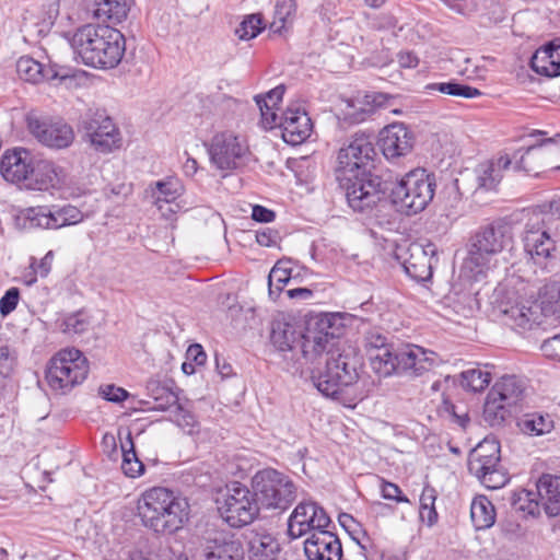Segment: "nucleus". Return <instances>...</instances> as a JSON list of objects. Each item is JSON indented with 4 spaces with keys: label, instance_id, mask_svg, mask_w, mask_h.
Masks as SVG:
<instances>
[{
    "label": "nucleus",
    "instance_id": "22",
    "mask_svg": "<svg viewBox=\"0 0 560 560\" xmlns=\"http://www.w3.org/2000/svg\"><path fill=\"white\" fill-rule=\"evenodd\" d=\"M307 560H341L342 547L339 538L328 528L315 530L304 541Z\"/></svg>",
    "mask_w": 560,
    "mask_h": 560
},
{
    "label": "nucleus",
    "instance_id": "63",
    "mask_svg": "<svg viewBox=\"0 0 560 560\" xmlns=\"http://www.w3.org/2000/svg\"><path fill=\"white\" fill-rule=\"evenodd\" d=\"M275 212L270 209H267L262 206L256 205L252 210V218L257 222H272L275 220Z\"/></svg>",
    "mask_w": 560,
    "mask_h": 560
},
{
    "label": "nucleus",
    "instance_id": "56",
    "mask_svg": "<svg viewBox=\"0 0 560 560\" xmlns=\"http://www.w3.org/2000/svg\"><path fill=\"white\" fill-rule=\"evenodd\" d=\"M102 397L112 402H121L128 397V392L122 387L108 384L100 387Z\"/></svg>",
    "mask_w": 560,
    "mask_h": 560
},
{
    "label": "nucleus",
    "instance_id": "45",
    "mask_svg": "<svg viewBox=\"0 0 560 560\" xmlns=\"http://www.w3.org/2000/svg\"><path fill=\"white\" fill-rule=\"evenodd\" d=\"M491 382V375L481 369H468L460 373V386L467 390L481 392Z\"/></svg>",
    "mask_w": 560,
    "mask_h": 560
},
{
    "label": "nucleus",
    "instance_id": "38",
    "mask_svg": "<svg viewBox=\"0 0 560 560\" xmlns=\"http://www.w3.org/2000/svg\"><path fill=\"white\" fill-rule=\"evenodd\" d=\"M538 305L535 303H516L503 310L506 319L511 325L527 329L536 323L538 317Z\"/></svg>",
    "mask_w": 560,
    "mask_h": 560
},
{
    "label": "nucleus",
    "instance_id": "18",
    "mask_svg": "<svg viewBox=\"0 0 560 560\" xmlns=\"http://www.w3.org/2000/svg\"><path fill=\"white\" fill-rule=\"evenodd\" d=\"M27 128L31 135L43 145L62 150L69 148L74 141V131L70 125L62 120L27 117Z\"/></svg>",
    "mask_w": 560,
    "mask_h": 560
},
{
    "label": "nucleus",
    "instance_id": "19",
    "mask_svg": "<svg viewBox=\"0 0 560 560\" xmlns=\"http://www.w3.org/2000/svg\"><path fill=\"white\" fill-rule=\"evenodd\" d=\"M32 226L58 230L79 224L84 220L83 212L75 206H51L30 208L26 213Z\"/></svg>",
    "mask_w": 560,
    "mask_h": 560
},
{
    "label": "nucleus",
    "instance_id": "8",
    "mask_svg": "<svg viewBox=\"0 0 560 560\" xmlns=\"http://www.w3.org/2000/svg\"><path fill=\"white\" fill-rule=\"evenodd\" d=\"M253 489L261 508L285 511L298 497L293 480L276 469H264L253 478Z\"/></svg>",
    "mask_w": 560,
    "mask_h": 560
},
{
    "label": "nucleus",
    "instance_id": "42",
    "mask_svg": "<svg viewBox=\"0 0 560 560\" xmlns=\"http://www.w3.org/2000/svg\"><path fill=\"white\" fill-rule=\"evenodd\" d=\"M295 11V0H277L273 21L270 24V30L273 33L281 34L282 31L285 30L287 24L293 21Z\"/></svg>",
    "mask_w": 560,
    "mask_h": 560
},
{
    "label": "nucleus",
    "instance_id": "2",
    "mask_svg": "<svg viewBox=\"0 0 560 560\" xmlns=\"http://www.w3.org/2000/svg\"><path fill=\"white\" fill-rule=\"evenodd\" d=\"M71 45L86 66L101 69L118 66L126 50L124 35L109 25L88 24L80 27Z\"/></svg>",
    "mask_w": 560,
    "mask_h": 560
},
{
    "label": "nucleus",
    "instance_id": "12",
    "mask_svg": "<svg viewBox=\"0 0 560 560\" xmlns=\"http://www.w3.org/2000/svg\"><path fill=\"white\" fill-rule=\"evenodd\" d=\"M500 443L486 438L469 454L468 470L486 488L494 490L503 487L509 477L500 464Z\"/></svg>",
    "mask_w": 560,
    "mask_h": 560
},
{
    "label": "nucleus",
    "instance_id": "9",
    "mask_svg": "<svg viewBox=\"0 0 560 560\" xmlns=\"http://www.w3.org/2000/svg\"><path fill=\"white\" fill-rule=\"evenodd\" d=\"M338 319L336 314H323L308 323L299 341L302 355L307 362L314 363L324 353L328 358L334 353L341 335Z\"/></svg>",
    "mask_w": 560,
    "mask_h": 560
},
{
    "label": "nucleus",
    "instance_id": "47",
    "mask_svg": "<svg viewBox=\"0 0 560 560\" xmlns=\"http://www.w3.org/2000/svg\"><path fill=\"white\" fill-rule=\"evenodd\" d=\"M431 90H436L443 94L452 96H460L465 98H474L481 95V92L470 85L460 84L457 82H442L433 83L428 86Z\"/></svg>",
    "mask_w": 560,
    "mask_h": 560
},
{
    "label": "nucleus",
    "instance_id": "39",
    "mask_svg": "<svg viewBox=\"0 0 560 560\" xmlns=\"http://www.w3.org/2000/svg\"><path fill=\"white\" fill-rule=\"evenodd\" d=\"M293 270V262L289 259H281L276 262L268 276L270 296L275 295V299L279 296L283 288L292 280Z\"/></svg>",
    "mask_w": 560,
    "mask_h": 560
},
{
    "label": "nucleus",
    "instance_id": "24",
    "mask_svg": "<svg viewBox=\"0 0 560 560\" xmlns=\"http://www.w3.org/2000/svg\"><path fill=\"white\" fill-rule=\"evenodd\" d=\"M380 145L386 159H396L411 151L413 137L404 124H392L382 130Z\"/></svg>",
    "mask_w": 560,
    "mask_h": 560
},
{
    "label": "nucleus",
    "instance_id": "54",
    "mask_svg": "<svg viewBox=\"0 0 560 560\" xmlns=\"http://www.w3.org/2000/svg\"><path fill=\"white\" fill-rule=\"evenodd\" d=\"M20 300V290L15 287L10 288L0 299V314L5 317L11 314Z\"/></svg>",
    "mask_w": 560,
    "mask_h": 560
},
{
    "label": "nucleus",
    "instance_id": "26",
    "mask_svg": "<svg viewBox=\"0 0 560 560\" xmlns=\"http://www.w3.org/2000/svg\"><path fill=\"white\" fill-rule=\"evenodd\" d=\"M536 497L539 502V510L549 517L560 514V477L542 475L536 485Z\"/></svg>",
    "mask_w": 560,
    "mask_h": 560
},
{
    "label": "nucleus",
    "instance_id": "37",
    "mask_svg": "<svg viewBox=\"0 0 560 560\" xmlns=\"http://www.w3.org/2000/svg\"><path fill=\"white\" fill-rule=\"evenodd\" d=\"M470 518L477 530L490 528L495 522V509L485 495H477L470 504Z\"/></svg>",
    "mask_w": 560,
    "mask_h": 560
},
{
    "label": "nucleus",
    "instance_id": "16",
    "mask_svg": "<svg viewBox=\"0 0 560 560\" xmlns=\"http://www.w3.org/2000/svg\"><path fill=\"white\" fill-rule=\"evenodd\" d=\"M82 127L96 151L108 153L119 147V130L104 110L89 113L82 120Z\"/></svg>",
    "mask_w": 560,
    "mask_h": 560
},
{
    "label": "nucleus",
    "instance_id": "3",
    "mask_svg": "<svg viewBox=\"0 0 560 560\" xmlns=\"http://www.w3.org/2000/svg\"><path fill=\"white\" fill-rule=\"evenodd\" d=\"M513 243L511 228L502 223H491L480 229L472 237L464 270L478 280L493 266L494 256L510 248Z\"/></svg>",
    "mask_w": 560,
    "mask_h": 560
},
{
    "label": "nucleus",
    "instance_id": "32",
    "mask_svg": "<svg viewBox=\"0 0 560 560\" xmlns=\"http://www.w3.org/2000/svg\"><path fill=\"white\" fill-rule=\"evenodd\" d=\"M512 161L508 155H502L495 161L480 165L478 171V186L486 190H493L502 179L503 171L508 170Z\"/></svg>",
    "mask_w": 560,
    "mask_h": 560
},
{
    "label": "nucleus",
    "instance_id": "30",
    "mask_svg": "<svg viewBox=\"0 0 560 560\" xmlns=\"http://www.w3.org/2000/svg\"><path fill=\"white\" fill-rule=\"evenodd\" d=\"M173 406L175 407L173 411L175 423L187 434L196 433L198 431L196 417L189 410L177 404V397L174 393L165 392V404L159 402V398H156V405L153 408L156 410H166Z\"/></svg>",
    "mask_w": 560,
    "mask_h": 560
},
{
    "label": "nucleus",
    "instance_id": "13",
    "mask_svg": "<svg viewBox=\"0 0 560 560\" xmlns=\"http://www.w3.org/2000/svg\"><path fill=\"white\" fill-rule=\"evenodd\" d=\"M336 179L346 191L349 206L355 211L371 208L381 200V182L366 170L363 172H350L349 175H345V178H341V174L337 173Z\"/></svg>",
    "mask_w": 560,
    "mask_h": 560
},
{
    "label": "nucleus",
    "instance_id": "49",
    "mask_svg": "<svg viewBox=\"0 0 560 560\" xmlns=\"http://www.w3.org/2000/svg\"><path fill=\"white\" fill-rule=\"evenodd\" d=\"M530 67L536 73L540 75L548 78L559 77V68L555 67L553 61L551 60L550 55H548V50H546L545 46L536 50L532 57Z\"/></svg>",
    "mask_w": 560,
    "mask_h": 560
},
{
    "label": "nucleus",
    "instance_id": "6",
    "mask_svg": "<svg viewBox=\"0 0 560 560\" xmlns=\"http://www.w3.org/2000/svg\"><path fill=\"white\" fill-rule=\"evenodd\" d=\"M435 187L434 174L424 168H415L393 188V202L408 215L416 214L424 210L432 201Z\"/></svg>",
    "mask_w": 560,
    "mask_h": 560
},
{
    "label": "nucleus",
    "instance_id": "27",
    "mask_svg": "<svg viewBox=\"0 0 560 560\" xmlns=\"http://www.w3.org/2000/svg\"><path fill=\"white\" fill-rule=\"evenodd\" d=\"M407 255L402 259L406 273L417 281L429 280L432 276V266L428 250L420 244H410Z\"/></svg>",
    "mask_w": 560,
    "mask_h": 560
},
{
    "label": "nucleus",
    "instance_id": "5",
    "mask_svg": "<svg viewBox=\"0 0 560 560\" xmlns=\"http://www.w3.org/2000/svg\"><path fill=\"white\" fill-rule=\"evenodd\" d=\"M359 358L354 350L336 349L327 359L325 369L313 373L314 386L326 397H334L359 378Z\"/></svg>",
    "mask_w": 560,
    "mask_h": 560
},
{
    "label": "nucleus",
    "instance_id": "44",
    "mask_svg": "<svg viewBox=\"0 0 560 560\" xmlns=\"http://www.w3.org/2000/svg\"><path fill=\"white\" fill-rule=\"evenodd\" d=\"M509 408L508 404L499 400L497 396H492V393L489 392L483 407L485 420L490 425H499L504 421Z\"/></svg>",
    "mask_w": 560,
    "mask_h": 560
},
{
    "label": "nucleus",
    "instance_id": "61",
    "mask_svg": "<svg viewBox=\"0 0 560 560\" xmlns=\"http://www.w3.org/2000/svg\"><path fill=\"white\" fill-rule=\"evenodd\" d=\"M445 411L453 422L457 423L460 428H466L469 422V417L466 411H458L455 405L447 401H445Z\"/></svg>",
    "mask_w": 560,
    "mask_h": 560
},
{
    "label": "nucleus",
    "instance_id": "64",
    "mask_svg": "<svg viewBox=\"0 0 560 560\" xmlns=\"http://www.w3.org/2000/svg\"><path fill=\"white\" fill-rule=\"evenodd\" d=\"M486 7L491 10L488 13V20L491 23H499L504 19V10L502 5L495 0H486Z\"/></svg>",
    "mask_w": 560,
    "mask_h": 560
},
{
    "label": "nucleus",
    "instance_id": "15",
    "mask_svg": "<svg viewBox=\"0 0 560 560\" xmlns=\"http://www.w3.org/2000/svg\"><path fill=\"white\" fill-rule=\"evenodd\" d=\"M210 163L213 167L224 173L237 168L248 148L233 131L217 132L207 144Z\"/></svg>",
    "mask_w": 560,
    "mask_h": 560
},
{
    "label": "nucleus",
    "instance_id": "58",
    "mask_svg": "<svg viewBox=\"0 0 560 560\" xmlns=\"http://www.w3.org/2000/svg\"><path fill=\"white\" fill-rule=\"evenodd\" d=\"M15 359L8 346L0 347V375L7 377L13 371Z\"/></svg>",
    "mask_w": 560,
    "mask_h": 560
},
{
    "label": "nucleus",
    "instance_id": "57",
    "mask_svg": "<svg viewBox=\"0 0 560 560\" xmlns=\"http://www.w3.org/2000/svg\"><path fill=\"white\" fill-rule=\"evenodd\" d=\"M368 114V109L357 108L352 103H347L346 109L342 110V118L350 124H359L366 119Z\"/></svg>",
    "mask_w": 560,
    "mask_h": 560
},
{
    "label": "nucleus",
    "instance_id": "7",
    "mask_svg": "<svg viewBox=\"0 0 560 560\" xmlns=\"http://www.w3.org/2000/svg\"><path fill=\"white\" fill-rule=\"evenodd\" d=\"M89 373V362L75 348L59 350L48 362L46 381L49 387L60 394L70 392L83 383Z\"/></svg>",
    "mask_w": 560,
    "mask_h": 560
},
{
    "label": "nucleus",
    "instance_id": "53",
    "mask_svg": "<svg viewBox=\"0 0 560 560\" xmlns=\"http://www.w3.org/2000/svg\"><path fill=\"white\" fill-rule=\"evenodd\" d=\"M255 102L260 110L261 124L266 129H272L279 127L280 117L277 115L275 107L270 106L266 97L262 95H256Z\"/></svg>",
    "mask_w": 560,
    "mask_h": 560
},
{
    "label": "nucleus",
    "instance_id": "51",
    "mask_svg": "<svg viewBox=\"0 0 560 560\" xmlns=\"http://www.w3.org/2000/svg\"><path fill=\"white\" fill-rule=\"evenodd\" d=\"M436 493L432 487H424L420 495V517L428 521L429 525H432L438 520V513L435 511Z\"/></svg>",
    "mask_w": 560,
    "mask_h": 560
},
{
    "label": "nucleus",
    "instance_id": "1",
    "mask_svg": "<svg viewBox=\"0 0 560 560\" xmlns=\"http://www.w3.org/2000/svg\"><path fill=\"white\" fill-rule=\"evenodd\" d=\"M137 510L142 525L162 535L182 529L190 511L186 498L164 487L145 490L138 500Z\"/></svg>",
    "mask_w": 560,
    "mask_h": 560
},
{
    "label": "nucleus",
    "instance_id": "48",
    "mask_svg": "<svg viewBox=\"0 0 560 560\" xmlns=\"http://www.w3.org/2000/svg\"><path fill=\"white\" fill-rule=\"evenodd\" d=\"M56 326L63 334L80 335L86 331L89 322L82 313H73L58 318Z\"/></svg>",
    "mask_w": 560,
    "mask_h": 560
},
{
    "label": "nucleus",
    "instance_id": "21",
    "mask_svg": "<svg viewBox=\"0 0 560 560\" xmlns=\"http://www.w3.org/2000/svg\"><path fill=\"white\" fill-rule=\"evenodd\" d=\"M35 159L30 151L22 148L7 151L0 160V173L7 182L26 184L30 180Z\"/></svg>",
    "mask_w": 560,
    "mask_h": 560
},
{
    "label": "nucleus",
    "instance_id": "41",
    "mask_svg": "<svg viewBox=\"0 0 560 560\" xmlns=\"http://www.w3.org/2000/svg\"><path fill=\"white\" fill-rule=\"evenodd\" d=\"M522 432L529 435H544L553 429V421L549 415L538 412L524 416L518 422Z\"/></svg>",
    "mask_w": 560,
    "mask_h": 560
},
{
    "label": "nucleus",
    "instance_id": "11",
    "mask_svg": "<svg viewBox=\"0 0 560 560\" xmlns=\"http://www.w3.org/2000/svg\"><path fill=\"white\" fill-rule=\"evenodd\" d=\"M26 188L38 191L56 190L71 198L81 197L90 191V184L78 183L69 177L67 171L49 160H35Z\"/></svg>",
    "mask_w": 560,
    "mask_h": 560
},
{
    "label": "nucleus",
    "instance_id": "23",
    "mask_svg": "<svg viewBox=\"0 0 560 560\" xmlns=\"http://www.w3.org/2000/svg\"><path fill=\"white\" fill-rule=\"evenodd\" d=\"M438 354L422 347L408 345L398 350V374L420 376L438 364Z\"/></svg>",
    "mask_w": 560,
    "mask_h": 560
},
{
    "label": "nucleus",
    "instance_id": "17",
    "mask_svg": "<svg viewBox=\"0 0 560 560\" xmlns=\"http://www.w3.org/2000/svg\"><path fill=\"white\" fill-rule=\"evenodd\" d=\"M331 524L326 511L314 501H301L288 520V535L298 539L307 533L328 528Z\"/></svg>",
    "mask_w": 560,
    "mask_h": 560
},
{
    "label": "nucleus",
    "instance_id": "43",
    "mask_svg": "<svg viewBox=\"0 0 560 560\" xmlns=\"http://www.w3.org/2000/svg\"><path fill=\"white\" fill-rule=\"evenodd\" d=\"M541 311L560 320V281H551L544 285L541 292Z\"/></svg>",
    "mask_w": 560,
    "mask_h": 560
},
{
    "label": "nucleus",
    "instance_id": "4",
    "mask_svg": "<svg viewBox=\"0 0 560 560\" xmlns=\"http://www.w3.org/2000/svg\"><path fill=\"white\" fill-rule=\"evenodd\" d=\"M560 240V222L553 224L550 215L525 225L522 243L526 262L541 271H550L557 259V242Z\"/></svg>",
    "mask_w": 560,
    "mask_h": 560
},
{
    "label": "nucleus",
    "instance_id": "59",
    "mask_svg": "<svg viewBox=\"0 0 560 560\" xmlns=\"http://www.w3.org/2000/svg\"><path fill=\"white\" fill-rule=\"evenodd\" d=\"M381 491L384 499L395 500L396 502H408V499L401 495L400 488L395 483L382 480Z\"/></svg>",
    "mask_w": 560,
    "mask_h": 560
},
{
    "label": "nucleus",
    "instance_id": "36",
    "mask_svg": "<svg viewBox=\"0 0 560 560\" xmlns=\"http://www.w3.org/2000/svg\"><path fill=\"white\" fill-rule=\"evenodd\" d=\"M490 392L492 396H497L499 400L512 407L522 399L524 385L515 375H505L494 384Z\"/></svg>",
    "mask_w": 560,
    "mask_h": 560
},
{
    "label": "nucleus",
    "instance_id": "46",
    "mask_svg": "<svg viewBox=\"0 0 560 560\" xmlns=\"http://www.w3.org/2000/svg\"><path fill=\"white\" fill-rule=\"evenodd\" d=\"M16 72L26 82L38 83L43 81V65L31 57L24 56L18 60Z\"/></svg>",
    "mask_w": 560,
    "mask_h": 560
},
{
    "label": "nucleus",
    "instance_id": "40",
    "mask_svg": "<svg viewBox=\"0 0 560 560\" xmlns=\"http://www.w3.org/2000/svg\"><path fill=\"white\" fill-rule=\"evenodd\" d=\"M121 469L124 474L130 478L139 477L144 470V465L136 454L131 433H128L126 440L121 442Z\"/></svg>",
    "mask_w": 560,
    "mask_h": 560
},
{
    "label": "nucleus",
    "instance_id": "55",
    "mask_svg": "<svg viewBox=\"0 0 560 560\" xmlns=\"http://www.w3.org/2000/svg\"><path fill=\"white\" fill-rule=\"evenodd\" d=\"M256 241L261 246L272 247L280 243L281 236L277 230L262 228L256 231Z\"/></svg>",
    "mask_w": 560,
    "mask_h": 560
},
{
    "label": "nucleus",
    "instance_id": "31",
    "mask_svg": "<svg viewBox=\"0 0 560 560\" xmlns=\"http://www.w3.org/2000/svg\"><path fill=\"white\" fill-rule=\"evenodd\" d=\"M243 548L237 540L214 539L203 547L206 560H242Z\"/></svg>",
    "mask_w": 560,
    "mask_h": 560
},
{
    "label": "nucleus",
    "instance_id": "62",
    "mask_svg": "<svg viewBox=\"0 0 560 560\" xmlns=\"http://www.w3.org/2000/svg\"><path fill=\"white\" fill-rule=\"evenodd\" d=\"M186 358L197 365H202L207 360V354L200 345L195 343L188 347L186 351Z\"/></svg>",
    "mask_w": 560,
    "mask_h": 560
},
{
    "label": "nucleus",
    "instance_id": "25",
    "mask_svg": "<svg viewBox=\"0 0 560 560\" xmlns=\"http://www.w3.org/2000/svg\"><path fill=\"white\" fill-rule=\"evenodd\" d=\"M86 14L112 24H119L127 19L130 10L128 0H83Z\"/></svg>",
    "mask_w": 560,
    "mask_h": 560
},
{
    "label": "nucleus",
    "instance_id": "33",
    "mask_svg": "<svg viewBox=\"0 0 560 560\" xmlns=\"http://www.w3.org/2000/svg\"><path fill=\"white\" fill-rule=\"evenodd\" d=\"M249 560H277L280 545L268 533L255 534L249 540Z\"/></svg>",
    "mask_w": 560,
    "mask_h": 560
},
{
    "label": "nucleus",
    "instance_id": "14",
    "mask_svg": "<svg viewBox=\"0 0 560 560\" xmlns=\"http://www.w3.org/2000/svg\"><path fill=\"white\" fill-rule=\"evenodd\" d=\"M376 155L373 132H355L338 151L335 174L349 175L350 172H363Z\"/></svg>",
    "mask_w": 560,
    "mask_h": 560
},
{
    "label": "nucleus",
    "instance_id": "52",
    "mask_svg": "<svg viewBox=\"0 0 560 560\" xmlns=\"http://www.w3.org/2000/svg\"><path fill=\"white\" fill-rule=\"evenodd\" d=\"M513 504L520 511L526 512L529 515L539 514V502L536 497V490L522 489L514 494Z\"/></svg>",
    "mask_w": 560,
    "mask_h": 560
},
{
    "label": "nucleus",
    "instance_id": "28",
    "mask_svg": "<svg viewBox=\"0 0 560 560\" xmlns=\"http://www.w3.org/2000/svg\"><path fill=\"white\" fill-rule=\"evenodd\" d=\"M381 345L369 349V357L373 370L381 376H389L398 372V350L393 351L386 345L385 337H378Z\"/></svg>",
    "mask_w": 560,
    "mask_h": 560
},
{
    "label": "nucleus",
    "instance_id": "35",
    "mask_svg": "<svg viewBox=\"0 0 560 560\" xmlns=\"http://www.w3.org/2000/svg\"><path fill=\"white\" fill-rule=\"evenodd\" d=\"M301 332L295 326L284 320H275L271 326L270 340L279 351L293 350L299 345Z\"/></svg>",
    "mask_w": 560,
    "mask_h": 560
},
{
    "label": "nucleus",
    "instance_id": "34",
    "mask_svg": "<svg viewBox=\"0 0 560 560\" xmlns=\"http://www.w3.org/2000/svg\"><path fill=\"white\" fill-rule=\"evenodd\" d=\"M553 142L552 138L544 139L540 143L528 147L521 154L520 160L515 163L514 168L524 171L528 175L538 176L542 166L541 161L547 158L544 145Z\"/></svg>",
    "mask_w": 560,
    "mask_h": 560
},
{
    "label": "nucleus",
    "instance_id": "29",
    "mask_svg": "<svg viewBox=\"0 0 560 560\" xmlns=\"http://www.w3.org/2000/svg\"><path fill=\"white\" fill-rule=\"evenodd\" d=\"M148 192L153 203L162 210L163 205L174 202L184 192V186L177 177H166L151 184Z\"/></svg>",
    "mask_w": 560,
    "mask_h": 560
},
{
    "label": "nucleus",
    "instance_id": "20",
    "mask_svg": "<svg viewBox=\"0 0 560 560\" xmlns=\"http://www.w3.org/2000/svg\"><path fill=\"white\" fill-rule=\"evenodd\" d=\"M279 127L283 141L291 145L303 143L313 130L310 116L299 104L287 107L280 117Z\"/></svg>",
    "mask_w": 560,
    "mask_h": 560
},
{
    "label": "nucleus",
    "instance_id": "10",
    "mask_svg": "<svg viewBox=\"0 0 560 560\" xmlns=\"http://www.w3.org/2000/svg\"><path fill=\"white\" fill-rule=\"evenodd\" d=\"M217 504L221 517L232 527L250 524L260 509L256 491L240 482L228 486L225 492L217 499Z\"/></svg>",
    "mask_w": 560,
    "mask_h": 560
},
{
    "label": "nucleus",
    "instance_id": "50",
    "mask_svg": "<svg viewBox=\"0 0 560 560\" xmlns=\"http://www.w3.org/2000/svg\"><path fill=\"white\" fill-rule=\"evenodd\" d=\"M262 30V16L259 13H255L244 18L236 27L235 34L241 40H249L258 36Z\"/></svg>",
    "mask_w": 560,
    "mask_h": 560
},
{
    "label": "nucleus",
    "instance_id": "60",
    "mask_svg": "<svg viewBox=\"0 0 560 560\" xmlns=\"http://www.w3.org/2000/svg\"><path fill=\"white\" fill-rule=\"evenodd\" d=\"M541 350L547 357L560 361V334L545 340Z\"/></svg>",
    "mask_w": 560,
    "mask_h": 560
}]
</instances>
